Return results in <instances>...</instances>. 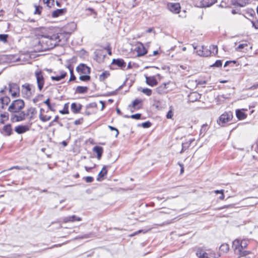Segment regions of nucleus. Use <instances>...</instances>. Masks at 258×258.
Segmentation results:
<instances>
[{"label": "nucleus", "instance_id": "36", "mask_svg": "<svg viewBox=\"0 0 258 258\" xmlns=\"http://www.w3.org/2000/svg\"><path fill=\"white\" fill-rule=\"evenodd\" d=\"M109 76V73L108 72H104L102 73L99 77V79L100 81H104Z\"/></svg>", "mask_w": 258, "mask_h": 258}, {"label": "nucleus", "instance_id": "23", "mask_svg": "<svg viewBox=\"0 0 258 258\" xmlns=\"http://www.w3.org/2000/svg\"><path fill=\"white\" fill-rule=\"evenodd\" d=\"M249 0H233L232 3L234 5L243 7L249 3Z\"/></svg>", "mask_w": 258, "mask_h": 258}, {"label": "nucleus", "instance_id": "4", "mask_svg": "<svg viewBox=\"0 0 258 258\" xmlns=\"http://www.w3.org/2000/svg\"><path fill=\"white\" fill-rule=\"evenodd\" d=\"M34 75L36 79L38 88L39 91H41L44 87L45 83L43 72L40 70H37L35 72Z\"/></svg>", "mask_w": 258, "mask_h": 258}, {"label": "nucleus", "instance_id": "34", "mask_svg": "<svg viewBox=\"0 0 258 258\" xmlns=\"http://www.w3.org/2000/svg\"><path fill=\"white\" fill-rule=\"evenodd\" d=\"M68 108H69V103H66L64 105L63 109L59 110V113L62 114H69V112Z\"/></svg>", "mask_w": 258, "mask_h": 258}, {"label": "nucleus", "instance_id": "24", "mask_svg": "<svg viewBox=\"0 0 258 258\" xmlns=\"http://www.w3.org/2000/svg\"><path fill=\"white\" fill-rule=\"evenodd\" d=\"M93 150L97 154L98 159H100L103 153L102 147L100 146H95L93 148Z\"/></svg>", "mask_w": 258, "mask_h": 258}, {"label": "nucleus", "instance_id": "31", "mask_svg": "<svg viewBox=\"0 0 258 258\" xmlns=\"http://www.w3.org/2000/svg\"><path fill=\"white\" fill-rule=\"evenodd\" d=\"M194 48L195 49H197L196 51V53L198 55L201 56H203V55H207V53L205 54H203V46H194Z\"/></svg>", "mask_w": 258, "mask_h": 258}, {"label": "nucleus", "instance_id": "12", "mask_svg": "<svg viewBox=\"0 0 258 258\" xmlns=\"http://www.w3.org/2000/svg\"><path fill=\"white\" fill-rule=\"evenodd\" d=\"M196 255L199 258H206L208 256L209 254L205 249L199 247L196 250Z\"/></svg>", "mask_w": 258, "mask_h": 258}, {"label": "nucleus", "instance_id": "21", "mask_svg": "<svg viewBox=\"0 0 258 258\" xmlns=\"http://www.w3.org/2000/svg\"><path fill=\"white\" fill-rule=\"evenodd\" d=\"M66 9H57L52 12V17L53 18H56L62 16L66 13Z\"/></svg>", "mask_w": 258, "mask_h": 258}, {"label": "nucleus", "instance_id": "1", "mask_svg": "<svg viewBox=\"0 0 258 258\" xmlns=\"http://www.w3.org/2000/svg\"><path fill=\"white\" fill-rule=\"evenodd\" d=\"M57 39L56 36H50L49 35L46 37H42V39L37 41V44L35 45L36 49L39 51H43L52 49L56 45Z\"/></svg>", "mask_w": 258, "mask_h": 258}, {"label": "nucleus", "instance_id": "18", "mask_svg": "<svg viewBox=\"0 0 258 258\" xmlns=\"http://www.w3.org/2000/svg\"><path fill=\"white\" fill-rule=\"evenodd\" d=\"M138 56H142L147 53V50L142 44H140L136 48Z\"/></svg>", "mask_w": 258, "mask_h": 258}, {"label": "nucleus", "instance_id": "5", "mask_svg": "<svg viewBox=\"0 0 258 258\" xmlns=\"http://www.w3.org/2000/svg\"><path fill=\"white\" fill-rule=\"evenodd\" d=\"M232 117L233 115L231 112H225L220 116L217 121V123L221 126H224L226 123L231 120Z\"/></svg>", "mask_w": 258, "mask_h": 258}, {"label": "nucleus", "instance_id": "9", "mask_svg": "<svg viewBox=\"0 0 258 258\" xmlns=\"http://www.w3.org/2000/svg\"><path fill=\"white\" fill-rule=\"evenodd\" d=\"M167 6L169 10L174 14H178L180 11L181 7L179 3H170L168 4Z\"/></svg>", "mask_w": 258, "mask_h": 258}, {"label": "nucleus", "instance_id": "3", "mask_svg": "<svg viewBox=\"0 0 258 258\" xmlns=\"http://www.w3.org/2000/svg\"><path fill=\"white\" fill-rule=\"evenodd\" d=\"M24 107V102L23 100H15L9 107L8 111L11 112H19Z\"/></svg>", "mask_w": 258, "mask_h": 258}, {"label": "nucleus", "instance_id": "63", "mask_svg": "<svg viewBox=\"0 0 258 258\" xmlns=\"http://www.w3.org/2000/svg\"><path fill=\"white\" fill-rule=\"evenodd\" d=\"M248 13L250 16H253L255 14L254 11L252 9L249 10Z\"/></svg>", "mask_w": 258, "mask_h": 258}, {"label": "nucleus", "instance_id": "39", "mask_svg": "<svg viewBox=\"0 0 258 258\" xmlns=\"http://www.w3.org/2000/svg\"><path fill=\"white\" fill-rule=\"evenodd\" d=\"M79 79L82 81H88L90 80V76L88 75H81L79 77Z\"/></svg>", "mask_w": 258, "mask_h": 258}, {"label": "nucleus", "instance_id": "2", "mask_svg": "<svg viewBox=\"0 0 258 258\" xmlns=\"http://www.w3.org/2000/svg\"><path fill=\"white\" fill-rule=\"evenodd\" d=\"M249 240L246 239H236L232 242V248L235 254L239 255H246L250 253V251L246 248Z\"/></svg>", "mask_w": 258, "mask_h": 258}, {"label": "nucleus", "instance_id": "54", "mask_svg": "<svg viewBox=\"0 0 258 258\" xmlns=\"http://www.w3.org/2000/svg\"><path fill=\"white\" fill-rule=\"evenodd\" d=\"M108 128H110V130L111 131H115L116 132V135H115V137H117L119 134V132H118V130L115 128L114 127H113L111 125H108Z\"/></svg>", "mask_w": 258, "mask_h": 258}, {"label": "nucleus", "instance_id": "52", "mask_svg": "<svg viewBox=\"0 0 258 258\" xmlns=\"http://www.w3.org/2000/svg\"><path fill=\"white\" fill-rule=\"evenodd\" d=\"M44 103L46 104L48 107V108L51 111H54V109L51 106L50 104L49 99H47L44 101Z\"/></svg>", "mask_w": 258, "mask_h": 258}, {"label": "nucleus", "instance_id": "27", "mask_svg": "<svg viewBox=\"0 0 258 258\" xmlns=\"http://www.w3.org/2000/svg\"><path fill=\"white\" fill-rule=\"evenodd\" d=\"M167 84L163 83L156 88V91L159 94H163L166 92Z\"/></svg>", "mask_w": 258, "mask_h": 258}, {"label": "nucleus", "instance_id": "33", "mask_svg": "<svg viewBox=\"0 0 258 258\" xmlns=\"http://www.w3.org/2000/svg\"><path fill=\"white\" fill-rule=\"evenodd\" d=\"M1 117L2 118L0 122L4 123L5 121H7L9 119V114L8 113L5 112L1 114Z\"/></svg>", "mask_w": 258, "mask_h": 258}, {"label": "nucleus", "instance_id": "53", "mask_svg": "<svg viewBox=\"0 0 258 258\" xmlns=\"http://www.w3.org/2000/svg\"><path fill=\"white\" fill-rule=\"evenodd\" d=\"M141 114L140 113H137L135 114L132 115L131 117L135 119H139L141 118Z\"/></svg>", "mask_w": 258, "mask_h": 258}, {"label": "nucleus", "instance_id": "46", "mask_svg": "<svg viewBox=\"0 0 258 258\" xmlns=\"http://www.w3.org/2000/svg\"><path fill=\"white\" fill-rule=\"evenodd\" d=\"M208 130V125L207 124H203L202 126L201 131H200V135H202V134H205V133Z\"/></svg>", "mask_w": 258, "mask_h": 258}, {"label": "nucleus", "instance_id": "42", "mask_svg": "<svg viewBox=\"0 0 258 258\" xmlns=\"http://www.w3.org/2000/svg\"><path fill=\"white\" fill-rule=\"evenodd\" d=\"M43 2L49 8H51L52 6H54V0H43Z\"/></svg>", "mask_w": 258, "mask_h": 258}, {"label": "nucleus", "instance_id": "32", "mask_svg": "<svg viewBox=\"0 0 258 258\" xmlns=\"http://www.w3.org/2000/svg\"><path fill=\"white\" fill-rule=\"evenodd\" d=\"M229 249V245L227 243H223L221 245L219 250L221 252L226 253Z\"/></svg>", "mask_w": 258, "mask_h": 258}, {"label": "nucleus", "instance_id": "44", "mask_svg": "<svg viewBox=\"0 0 258 258\" xmlns=\"http://www.w3.org/2000/svg\"><path fill=\"white\" fill-rule=\"evenodd\" d=\"M233 207H234V205L230 204V205H225L223 207H220L217 208L215 209V210H222V209H224L225 208L228 209V208H232Z\"/></svg>", "mask_w": 258, "mask_h": 258}, {"label": "nucleus", "instance_id": "58", "mask_svg": "<svg viewBox=\"0 0 258 258\" xmlns=\"http://www.w3.org/2000/svg\"><path fill=\"white\" fill-rule=\"evenodd\" d=\"M97 107V104L96 103H91L86 106L87 108H95Z\"/></svg>", "mask_w": 258, "mask_h": 258}, {"label": "nucleus", "instance_id": "7", "mask_svg": "<svg viewBox=\"0 0 258 258\" xmlns=\"http://www.w3.org/2000/svg\"><path fill=\"white\" fill-rule=\"evenodd\" d=\"M34 33L35 36L37 37V41L39 40L40 39H42V37H46L48 35L47 29L44 27L36 29L35 30Z\"/></svg>", "mask_w": 258, "mask_h": 258}, {"label": "nucleus", "instance_id": "41", "mask_svg": "<svg viewBox=\"0 0 258 258\" xmlns=\"http://www.w3.org/2000/svg\"><path fill=\"white\" fill-rule=\"evenodd\" d=\"M207 54V55H203L204 57H208L209 56H210L212 54V51L211 50H209V49H208L207 47H204L203 46V54Z\"/></svg>", "mask_w": 258, "mask_h": 258}, {"label": "nucleus", "instance_id": "13", "mask_svg": "<svg viewBox=\"0 0 258 258\" xmlns=\"http://www.w3.org/2000/svg\"><path fill=\"white\" fill-rule=\"evenodd\" d=\"M112 64L116 65L121 69H123L126 66V63L122 59H113Z\"/></svg>", "mask_w": 258, "mask_h": 258}, {"label": "nucleus", "instance_id": "47", "mask_svg": "<svg viewBox=\"0 0 258 258\" xmlns=\"http://www.w3.org/2000/svg\"><path fill=\"white\" fill-rule=\"evenodd\" d=\"M22 87L26 89L27 92H29L30 93L31 89V86L29 84H25L22 86Z\"/></svg>", "mask_w": 258, "mask_h": 258}, {"label": "nucleus", "instance_id": "28", "mask_svg": "<svg viewBox=\"0 0 258 258\" xmlns=\"http://www.w3.org/2000/svg\"><path fill=\"white\" fill-rule=\"evenodd\" d=\"M236 115L239 120H243L245 119L247 116L245 113L239 109H238L236 111Z\"/></svg>", "mask_w": 258, "mask_h": 258}, {"label": "nucleus", "instance_id": "50", "mask_svg": "<svg viewBox=\"0 0 258 258\" xmlns=\"http://www.w3.org/2000/svg\"><path fill=\"white\" fill-rule=\"evenodd\" d=\"M222 63L221 60H217L216 62L211 66L214 67H220L222 66Z\"/></svg>", "mask_w": 258, "mask_h": 258}, {"label": "nucleus", "instance_id": "43", "mask_svg": "<svg viewBox=\"0 0 258 258\" xmlns=\"http://www.w3.org/2000/svg\"><path fill=\"white\" fill-rule=\"evenodd\" d=\"M142 92L148 96H150L152 94V90L148 88L143 89Z\"/></svg>", "mask_w": 258, "mask_h": 258}, {"label": "nucleus", "instance_id": "11", "mask_svg": "<svg viewBox=\"0 0 258 258\" xmlns=\"http://www.w3.org/2000/svg\"><path fill=\"white\" fill-rule=\"evenodd\" d=\"M201 94L197 92L190 93L188 96V100L190 102H194L201 98Z\"/></svg>", "mask_w": 258, "mask_h": 258}, {"label": "nucleus", "instance_id": "30", "mask_svg": "<svg viewBox=\"0 0 258 258\" xmlns=\"http://www.w3.org/2000/svg\"><path fill=\"white\" fill-rule=\"evenodd\" d=\"M88 88L87 87L78 86L76 88V92L79 94H84L87 92Z\"/></svg>", "mask_w": 258, "mask_h": 258}, {"label": "nucleus", "instance_id": "6", "mask_svg": "<svg viewBox=\"0 0 258 258\" xmlns=\"http://www.w3.org/2000/svg\"><path fill=\"white\" fill-rule=\"evenodd\" d=\"M9 90L12 98H17L20 96V88L17 84L9 83Z\"/></svg>", "mask_w": 258, "mask_h": 258}, {"label": "nucleus", "instance_id": "29", "mask_svg": "<svg viewBox=\"0 0 258 258\" xmlns=\"http://www.w3.org/2000/svg\"><path fill=\"white\" fill-rule=\"evenodd\" d=\"M14 61L19 62V64H23L27 62L28 60L26 58L24 55H21L18 57L16 58Z\"/></svg>", "mask_w": 258, "mask_h": 258}, {"label": "nucleus", "instance_id": "60", "mask_svg": "<svg viewBox=\"0 0 258 258\" xmlns=\"http://www.w3.org/2000/svg\"><path fill=\"white\" fill-rule=\"evenodd\" d=\"M252 147L258 153V141L255 142Z\"/></svg>", "mask_w": 258, "mask_h": 258}, {"label": "nucleus", "instance_id": "49", "mask_svg": "<svg viewBox=\"0 0 258 258\" xmlns=\"http://www.w3.org/2000/svg\"><path fill=\"white\" fill-rule=\"evenodd\" d=\"M8 37V36L7 34H0V40L6 42L7 41Z\"/></svg>", "mask_w": 258, "mask_h": 258}, {"label": "nucleus", "instance_id": "61", "mask_svg": "<svg viewBox=\"0 0 258 258\" xmlns=\"http://www.w3.org/2000/svg\"><path fill=\"white\" fill-rule=\"evenodd\" d=\"M143 231L142 230H139L135 232L134 233L131 234V235H130V236L132 237V236H135V235L142 232Z\"/></svg>", "mask_w": 258, "mask_h": 258}, {"label": "nucleus", "instance_id": "55", "mask_svg": "<svg viewBox=\"0 0 258 258\" xmlns=\"http://www.w3.org/2000/svg\"><path fill=\"white\" fill-rule=\"evenodd\" d=\"M94 178L92 176H87L85 177V181L86 182L90 183L93 182Z\"/></svg>", "mask_w": 258, "mask_h": 258}, {"label": "nucleus", "instance_id": "45", "mask_svg": "<svg viewBox=\"0 0 258 258\" xmlns=\"http://www.w3.org/2000/svg\"><path fill=\"white\" fill-rule=\"evenodd\" d=\"M247 46V43L240 44L236 48V51H241L245 47Z\"/></svg>", "mask_w": 258, "mask_h": 258}, {"label": "nucleus", "instance_id": "48", "mask_svg": "<svg viewBox=\"0 0 258 258\" xmlns=\"http://www.w3.org/2000/svg\"><path fill=\"white\" fill-rule=\"evenodd\" d=\"M151 123L149 121L144 122L142 123V126L144 128H148L151 126Z\"/></svg>", "mask_w": 258, "mask_h": 258}, {"label": "nucleus", "instance_id": "26", "mask_svg": "<svg viewBox=\"0 0 258 258\" xmlns=\"http://www.w3.org/2000/svg\"><path fill=\"white\" fill-rule=\"evenodd\" d=\"M10 102V98L8 96H5L0 98V106L2 108L4 107V105H8Z\"/></svg>", "mask_w": 258, "mask_h": 258}, {"label": "nucleus", "instance_id": "38", "mask_svg": "<svg viewBox=\"0 0 258 258\" xmlns=\"http://www.w3.org/2000/svg\"><path fill=\"white\" fill-rule=\"evenodd\" d=\"M35 8V11L34 12V14L35 15H40L41 13V11L42 9V7L39 6H34Z\"/></svg>", "mask_w": 258, "mask_h": 258}, {"label": "nucleus", "instance_id": "56", "mask_svg": "<svg viewBox=\"0 0 258 258\" xmlns=\"http://www.w3.org/2000/svg\"><path fill=\"white\" fill-rule=\"evenodd\" d=\"M173 115V112L171 110H170L167 115H166V117L168 119H170V118H172V116Z\"/></svg>", "mask_w": 258, "mask_h": 258}, {"label": "nucleus", "instance_id": "16", "mask_svg": "<svg viewBox=\"0 0 258 258\" xmlns=\"http://www.w3.org/2000/svg\"><path fill=\"white\" fill-rule=\"evenodd\" d=\"M146 83L151 86H154L157 84V81L154 76H146Z\"/></svg>", "mask_w": 258, "mask_h": 258}, {"label": "nucleus", "instance_id": "35", "mask_svg": "<svg viewBox=\"0 0 258 258\" xmlns=\"http://www.w3.org/2000/svg\"><path fill=\"white\" fill-rule=\"evenodd\" d=\"M39 119L43 122H45V121H48L51 118V116H47L46 115L41 114L39 115Z\"/></svg>", "mask_w": 258, "mask_h": 258}, {"label": "nucleus", "instance_id": "20", "mask_svg": "<svg viewBox=\"0 0 258 258\" xmlns=\"http://www.w3.org/2000/svg\"><path fill=\"white\" fill-rule=\"evenodd\" d=\"M12 130L11 125L10 124L4 126L3 128L2 133L6 136H9L12 134Z\"/></svg>", "mask_w": 258, "mask_h": 258}, {"label": "nucleus", "instance_id": "14", "mask_svg": "<svg viewBox=\"0 0 258 258\" xmlns=\"http://www.w3.org/2000/svg\"><path fill=\"white\" fill-rule=\"evenodd\" d=\"M29 130V127L28 125H18L15 128V132L18 134L24 133Z\"/></svg>", "mask_w": 258, "mask_h": 258}, {"label": "nucleus", "instance_id": "17", "mask_svg": "<svg viewBox=\"0 0 258 258\" xmlns=\"http://www.w3.org/2000/svg\"><path fill=\"white\" fill-rule=\"evenodd\" d=\"M195 141V138L190 139L188 141L183 143L182 144V149L180 152V153H182L186 150H187L190 146L191 143Z\"/></svg>", "mask_w": 258, "mask_h": 258}, {"label": "nucleus", "instance_id": "40", "mask_svg": "<svg viewBox=\"0 0 258 258\" xmlns=\"http://www.w3.org/2000/svg\"><path fill=\"white\" fill-rule=\"evenodd\" d=\"M209 50H211L212 54L213 53L214 55L217 54L218 53V47L216 45H212L210 47Z\"/></svg>", "mask_w": 258, "mask_h": 258}, {"label": "nucleus", "instance_id": "10", "mask_svg": "<svg viewBox=\"0 0 258 258\" xmlns=\"http://www.w3.org/2000/svg\"><path fill=\"white\" fill-rule=\"evenodd\" d=\"M82 220V218L76 216V215L69 216L64 217L62 218L63 222L66 223L68 222H73L75 221H80Z\"/></svg>", "mask_w": 258, "mask_h": 258}, {"label": "nucleus", "instance_id": "15", "mask_svg": "<svg viewBox=\"0 0 258 258\" xmlns=\"http://www.w3.org/2000/svg\"><path fill=\"white\" fill-rule=\"evenodd\" d=\"M82 105L76 103H72L71 105L72 111L75 114L80 113L82 109Z\"/></svg>", "mask_w": 258, "mask_h": 258}, {"label": "nucleus", "instance_id": "57", "mask_svg": "<svg viewBox=\"0 0 258 258\" xmlns=\"http://www.w3.org/2000/svg\"><path fill=\"white\" fill-rule=\"evenodd\" d=\"M251 23L253 27H254L256 29H258V21H251Z\"/></svg>", "mask_w": 258, "mask_h": 258}, {"label": "nucleus", "instance_id": "8", "mask_svg": "<svg viewBox=\"0 0 258 258\" xmlns=\"http://www.w3.org/2000/svg\"><path fill=\"white\" fill-rule=\"evenodd\" d=\"M76 70L80 75H89L90 73V68L84 63L80 64Z\"/></svg>", "mask_w": 258, "mask_h": 258}, {"label": "nucleus", "instance_id": "22", "mask_svg": "<svg viewBox=\"0 0 258 258\" xmlns=\"http://www.w3.org/2000/svg\"><path fill=\"white\" fill-rule=\"evenodd\" d=\"M60 73V74L59 76H51V79L54 81H59L61 79L64 78L67 75V73L63 71H61Z\"/></svg>", "mask_w": 258, "mask_h": 258}, {"label": "nucleus", "instance_id": "51", "mask_svg": "<svg viewBox=\"0 0 258 258\" xmlns=\"http://www.w3.org/2000/svg\"><path fill=\"white\" fill-rule=\"evenodd\" d=\"M142 102L141 100H139V99H136L133 102V103H132V106L134 108H136V107L140 103H141Z\"/></svg>", "mask_w": 258, "mask_h": 258}, {"label": "nucleus", "instance_id": "19", "mask_svg": "<svg viewBox=\"0 0 258 258\" xmlns=\"http://www.w3.org/2000/svg\"><path fill=\"white\" fill-rule=\"evenodd\" d=\"M26 114L24 112H21L19 114H15L13 116L12 119L14 121H20L25 119Z\"/></svg>", "mask_w": 258, "mask_h": 258}, {"label": "nucleus", "instance_id": "37", "mask_svg": "<svg viewBox=\"0 0 258 258\" xmlns=\"http://www.w3.org/2000/svg\"><path fill=\"white\" fill-rule=\"evenodd\" d=\"M68 68L70 70L71 74V77L69 81H74L76 79V77L75 76L73 73V68L71 66H69L68 67Z\"/></svg>", "mask_w": 258, "mask_h": 258}, {"label": "nucleus", "instance_id": "59", "mask_svg": "<svg viewBox=\"0 0 258 258\" xmlns=\"http://www.w3.org/2000/svg\"><path fill=\"white\" fill-rule=\"evenodd\" d=\"M83 122V118H80L77 120H76L74 121V124L76 125H79L82 124Z\"/></svg>", "mask_w": 258, "mask_h": 258}, {"label": "nucleus", "instance_id": "25", "mask_svg": "<svg viewBox=\"0 0 258 258\" xmlns=\"http://www.w3.org/2000/svg\"><path fill=\"white\" fill-rule=\"evenodd\" d=\"M107 173V170L106 168V166H104L101 170V171L99 173L98 175V177L97 178V180L98 181L102 180L103 177L106 175Z\"/></svg>", "mask_w": 258, "mask_h": 258}, {"label": "nucleus", "instance_id": "62", "mask_svg": "<svg viewBox=\"0 0 258 258\" xmlns=\"http://www.w3.org/2000/svg\"><path fill=\"white\" fill-rule=\"evenodd\" d=\"M19 169V170H22V169H24V167H20V166H13L12 167H11L10 168V169Z\"/></svg>", "mask_w": 258, "mask_h": 258}, {"label": "nucleus", "instance_id": "64", "mask_svg": "<svg viewBox=\"0 0 258 258\" xmlns=\"http://www.w3.org/2000/svg\"><path fill=\"white\" fill-rule=\"evenodd\" d=\"M251 88L252 89L258 88V83L254 84L253 86L251 87Z\"/></svg>", "mask_w": 258, "mask_h": 258}]
</instances>
